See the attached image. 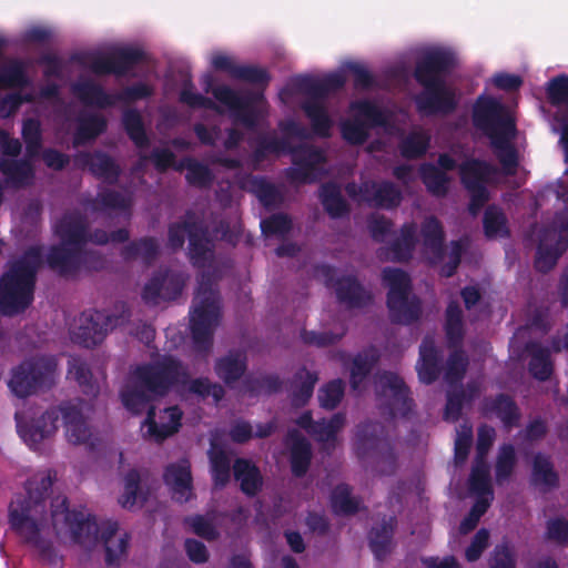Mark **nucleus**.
<instances>
[{
    "mask_svg": "<svg viewBox=\"0 0 568 568\" xmlns=\"http://www.w3.org/2000/svg\"><path fill=\"white\" fill-rule=\"evenodd\" d=\"M53 475L44 471L36 475L28 484V503L20 498L10 505L11 526L36 547L41 548L44 542L58 538L63 542L84 544L95 537L98 525L94 519L82 514L69 513L65 498L57 496L50 500V523L44 517L47 507L44 494L52 486Z\"/></svg>",
    "mask_w": 568,
    "mask_h": 568,
    "instance_id": "obj_1",
    "label": "nucleus"
},
{
    "mask_svg": "<svg viewBox=\"0 0 568 568\" xmlns=\"http://www.w3.org/2000/svg\"><path fill=\"white\" fill-rule=\"evenodd\" d=\"M355 78L356 85L366 87L371 82L368 71L359 63L348 62L341 71L327 75L322 82H315L308 78H297L288 87L281 91L280 98L284 103H293V97L302 101L303 109L311 121L312 129L320 136H328L334 125L324 104L326 93L336 89L346 80V73Z\"/></svg>",
    "mask_w": 568,
    "mask_h": 568,
    "instance_id": "obj_2",
    "label": "nucleus"
},
{
    "mask_svg": "<svg viewBox=\"0 0 568 568\" xmlns=\"http://www.w3.org/2000/svg\"><path fill=\"white\" fill-rule=\"evenodd\" d=\"M369 229L376 240H387V245L381 251V255L385 260L405 261L412 257L413 252L417 248L430 263H437L445 258L443 230L434 217L425 220L418 236L415 235L413 224L404 225L397 235L389 234V223L383 216H373Z\"/></svg>",
    "mask_w": 568,
    "mask_h": 568,
    "instance_id": "obj_3",
    "label": "nucleus"
},
{
    "mask_svg": "<svg viewBox=\"0 0 568 568\" xmlns=\"http://www.w3.org/2000/svg\"><path fill=\"white\" fill-rule=\"evenodd\" d=\"M453 60V53L444 48L434 47L424 52L415 72L417 81L424 87V92L416 99L420 112L445 113L455 108V90L443 78V70Z\"/></svg>",
    "mask_w": 568,
    "mask_h": 568,
    "instance_id": "obj_4",
    "label": "nucleus"
},
{
    "mask_svg": "<svg viewBox=\"0 0 568 568\" xmlns=\"http://www.w3.org/2000/svg\"><path fill=\"white\" fill-rule=\"evenodd\" d=\"M474 123L490 139L505 172L514 173L517 152L514 145L516 130L511 111L497 100L481 95L474 108Z\"/></svg>",
    "mask_w": 568,
    "mask_h": 568,
    "instance_id": "obj_5",
    "label": "nucleus"
},
{
    "mask_svg": "<svg viewBox=\"0 0 568 568\" xmlns=\"http://www.w3.org/2000/svg\"><path fill=\"white\" fill-rule=\"evenodd\" d=\"M180 374V366L172 358L138 368L121 393L123 405L132 413L142 412L150 402L162 396Z\"/></svg>",
    "mask_w": 568,
    "mask_h": 568,
    "instance_id": "obj_6",
    "label": "nucleus"
},
{
    "mask_svg": "<svg viewBox=\"0 0 568 568\" xmlns=\"http://www.w3.org/2000/svg\"><path fill=\"white\" fill-rule=\"evenodd\" d=\"M41 262L38 247L31 248L22 260L13 263L0 281V312L13 315L32 301L33 276Z\"/></svg>",
    "mask_w": 568,
    "mask_h": 568,
    "instance_id": "obj_7",
    "label": "nucleus"
},
{
    "mask_svg": "<svg viewBox=\"0 0 568 568\" xmlns=\"http://www.w3.org/2000/svg\"><path fill=\"white\" fill-rule=\"evenodd\" d=\"M495 438V430L484 426L478 430L477 460L473 467L469 479L470 495L476 497L469 515L459 526L460 534H467L473 530L479 518L484 515L493 500V490L489 478V469L483 460Z\"/></svg>",
    "mask_w": 568,
    "mask_h": 568,
    "instance_id": "obj_8",
    "label": "nucleus"
},
{
    "mask_svg": "<svg viewBox=\"0 0 568 568\" xmlns=\"http://www.w3.org/2000/svg\"><path fill=\"white\" fill-rule=\"evenodd\" d=\"M371 130L393 134L399 129L390 123L387 115L378 106L368 101L353 102L347 119L341 123L343 138L352 144H361L368 136Z\"/></svg>",
    "mask_w": 568,
    "mask_h": 568,
    "instance_id": "obj_9",
    "label": "nucleus"
},
{
    "mask_svg": "<svg viewBox=\"0 0 568 568\" xmlns=\"http://www.w3.org/2000/svg\"><path fill=\"white\" fill-rule=\"evenodd\" d=\"M283 135L285 141H265L262 145L260 152H270V153H280L285 151L293 152V161L296 165V170L298 171L301 179L303 181H311L318 176L320 166L324 162V155L322 152L311 149V148H302L300 150H293L292 143L294 141H302L306 132L298 124L291 122L286 124L283 129Z\"/></svg>",
    "mask_w": 568,
    "mask_h": 568,
    "instance_id": "obj_10",
    "label": "nucleus"
},
{
    "mask_svg": "<svg viewBox=\"0 0 568 568\" xmlns=\"http://www.w3.org/2000/svg\"><path fill=\"white\" fill-rule=\"evenodd\" d=\"M383 281L388 286L387 304L393 318L399 323L416 320L420 308L417 300L409 293V278L398 268H386Z\"/></svg>",
    "mask_w": 568,
    "mask_h": 568,
    "instance_id": "obj_11",
    "label": "nucleus"
},
{
    "mask_svg": "<svg viewBox=\"0 0 568 568\" xmlns=\"http://www.w3.org/2000/svg\"><path fill=\"white\" fill-rule=\"evenodd\" d=\"M219 300L211 285L201 283L191 312V329L194 342L205 347L219 320Z\"/></svg>",
    "mask_w": 568,
    "mask_h": 568,
    "instance_id": "obj_12",
    "label": "nucleus"
},
{
    "mask_svg": "<svg viewBox=\"0 0 568 568\" xmlns=\"http://www.w3.org/2000/svg\"><path fill=\"white\" fill-rule=\"evenodd\" d=\"M55 369L53 358L24 363L13 372L9 387L17 396L24 397L37 388L50 386L54 382Z\"/></svg>",
    "mask_w": 568,
    "mask_h": 568,
    "instance_id": "obj_13",
    "label": "nucleus"
},
{
    "mask_svg": "<svg viewBox=\"0 0 568 568\" xmlns=\"http://www.w3.org/2000/svg\"><path fill=\"white\" fill-rule=\"evenodd\" d=\"M212 93L220 103L221 112H229L246 126L253 125L266 110L265 101L260 95H239L224 85L213 88Z\"/></svg>",
    "mask_w": 568,
    "mask_h": 568,
    "instance_id": "obj_14",
    "label": "nucleus"
},
{
    "mask_svg": "<svg viewBox=\"0 0 568 568\" xmlns=\"http://www.w3.org/2000/svg\"><path fill=\"white\" fill-rule=\"evenodd\" d=\"M460 176L470 192L469 210L477 214L488 199L487 186L497 182L499 172L484 162L467 159L460 164Z\"/></svg>",
    "mask_w": 568,
    "mask_h": 568,
    "instance_id": "obj_15",
    "label": "nucleus"
},
{
    "mask_svg": "<svg viewBox=\"0 0 568 568\" xmlns=\"http://www.w3.org/2000/svg\"><path fill=\"white\" fill-rule=\"evenodd\" d=\"M55 231L61 237L62 248H53L48 256V262L51 266L65 272L72 254L87 243L85 226L82 220L69 216L57 226Z\"/></svg>",
    "mask_w": 568,
    "mask_h": 568,
    "instance_id": "obj_16",
    "label": "nucleus"
},
{
    "mask_svg": "<svg viewBox=\"0 0 568 568\" xmlns=\"http://www.w3.org/2000/svg\"><path fill=\"white\" fill-rule=\"evenodd\" d=\"M0 146L2 149L1 172L14 184L28 183L32 176L31 165L28 162L16 163L11 159L20 152V142L17 139H10L4 132L0 131Z\"/></svg>",
    "mask_w": 568,
    "mask_h": 568,
    "instance_id": "obj_17",
    "label": "nucleus"
},
{
    "mask_svg": "<svg viewBox=\"0 0 568 568\" xmlns=\"http://www.w3.org/2000/svg\"><path fill=\"white\" fill-rule=\"evenodd\" d=\"M140 51L125 47H116L108 52L95 53L90 58V68L94 73H116L125 72L128 65L136 61Z\"/></svg>",
    "mask_w": 568,
    "mask_h": 568,
    "instance_id": "obj_18",
    "label": "nucleus"
},
{
    "mask_svg": "<svg viewBox=\"0 0 568 568\" xmlns=\"http://www.w3.org/2000/svg\"><path fill=\"white\" fill-rule=\"evenodd\" d=\"M118 325V320L102 312L84 314L79 318L78 332L74 338L84 346L90 347L100 343L106 332Z\"/></svg>",
    "mask_w": 568,
    "mask_h": 568,
    "instance_id": "obj_19",
    "label": "nucleus"
},
{
    "mask_svg": "<svg viewBox=\"0 0 568 568\" xmlns=\"http://www.w3.org/2000/svg\"><path fill=\"white\" fill-rule=\"evenodd\" d=\"M182 413L178 407H169L156 412L152 408L143 424L145 435L161 442L178 432Z\"/></svg>",
    "mask_w": 568,
    "mask_h": 568,
    "instance_id": "obj_20",
    "label": "nucleus"
},
{
    "mask_svg": "<svg viewBox=\"0 0 568 568\" xmlns=\"http://www.w3.org/2000/svg\"><path fill=\"white\" fill-rule=\"evenodd\" d=\"M347 192L358 201H365L382 207L395 206L400 201L399 192L388 183L366 182L358 193H356L355 186L351 185L347 187Z\"/></svg>",
    "mask_w": 568,
    "mask_h": 568,
    "instance_id": "obj_21",
    "label": "nucleus"
},
{
    "mask_svg": "<svg viewBox=\"0 0 568 568\" xmlns=\"http://www.w3.org/2000/svg\"><path fill=\"white\" fill-rule=\"evenodd\" d=\"M297 424L306 429L322 445L323 449H331L337 443V434L342 430L345 419L342 415H335L328 422L312 423L311 416L304 414Z\"/></svg>",
    "mask_w": 568,
    "mask_h": 568,
    "instance_id": "obj_22",
    "label": "nucleus"
},
{
    "mask_svg": "<svg viewBox=\"0 0 568 568\" xmlns=\"http://www.w3.org/2000/svg\"><path fill=\"white\" fill-rule=\"evenodd\" d=\"M379 397L385 398L394 415L404 414L407 408V392L403 381L395 374H384L376 382Z\"/></svg>",
    "mask_w": 568,
    "mask_h": 568,
    "instance_id": "obj_23",
    "label": "nucleus"
},
{
    "mask_svg": "<svg viewBox=\"0 0 568 568\" xmlns=\"http://www.w3.org/2000/svg\"><path fill=\"white\" fill-rule=\"evenodd\" d=\"M183 283V278L175 274H165L154 277L145 285L143 298L152 304L171 300L181 292Z\"/></svg>",
    "mask_w": 568,
    "mask_h": 568,
    "instance_id": "obj_24",
    "label": "nucleus"
},
{
    "mask_svg": "<svg viewBox=\"0 0 568 568\" xmlns=\"http://www.w3.org/2000/svg\"><path fill=\"white\" fill-rule=\"evenodd\" d=\"M452 158L444 154L439 158L440 170L433 165H425L420 169L422 179L427 186L428 191L436 195H442L447 191L448 179L443 170H452L457 161L462 160V154L454 152Z\"/></svg>",
    "mask_w": 568,
    "mask_h": 568,
    "instance_id": "obj_25",
    "label": "nucleus"
},
{
    "mask_svg": "<svg viewBox=\"0 0 568 568\" xmlns=\"http://www.w3.org/2000/svg\"><path fill=\"white\" fill-rule=\"evenodd\" d=\"M165 484L179 501L187 500L192 495V477L187 460L170 465L164 474Z\"/></svg>",
    "mask_w": 568,
    "mask_h": 568,
    "instance_id": "obj_26",
    "label": "nucleus"
},
{
    "mask_svg": "<svg viewBox=\"0 0 568 568\" xmlns=\"http://www.w3.org/2000/svg\"><path fill=\"white\" fill-rule=\"evenodd\" d=\"M58 418L59 410L53 409L45 413L41 419L32 426L22 425L18 422L19 434L30 447L36 448L41 440L54 434Z\"/></svg>",
    "mask_w": 568,
    "mask_h": 568,
    "instance_id": "obj_27",
    "label": "nucleus"
},
{
    "mask_svg": "<svg viewBox=\"0 0 568 568\" xmlns=\"http://www.w3.org/2000/svg\"><path fill=\"white\" fill-rule=\"evenodd\" d=\"M65 437L70 444H87L91 433L84 420L83 408L78 406H69L61 409Z\"/></svg>",
    "mask_w": 568,
    "mask_h": 568,
    "instance_id": "obj_28",
    "label": "nucleus"
},
{
    "mask_svg": "<svg viewBox=\"0 0 568 568\" xmlns=\"http://www.w3.org/2000/svg\"><path fill=\"white\" fill-rule=\"evenodd\" d=\"M187 233L190 237V255L194 263H197L200 257L205 256L211 251L209 241H203L199 237L197 232L190 230L185 224L173 225L170 229L169 241L172 247H180L184 242V234Z\"/></svg>",
    "mask_w": 568,
    "mask_h": 568,
    "instance_id": "obj_29",
    "label": "nucleus"
},
{
    "mask_svg": "<svg viewBox=\"0 0 568 568\" xmlns=\"http://www.w3.org/2000/svg\"><path fill=\"white\" fill-rule=\"evenodd\" d=\"M287 445L291 450L293 473L295 475L304 474L311 459V447L308 442L301 437L296 432H292L288 435Z\"/></svg>",
    "mask_w": 568,
    "mask_h": 568,
    "instance_id": "obj_30",
    "label": "nucleus"
},
{
    "mask_svg": "<svg viewBox=\"0 0 568 568\" xmlns=\"http://www.w3.org/2000/svg\"><path fill=\"white\" fill-rule=\"evenodd\" d=\"M234 475L240 481L242 490L247 495L255 494L262 486L257 468L248 460L239 459L234 465Z\"/></svg>",
    "mask_w": 568,
    "mask_h": 568,
    "instance_id": "obj_31",
    "label": "nucleus"
},
{
    "mask_svg": "<svg viewBox=\"0 0 568 568\" xmlns=\"http://www.w3.org/2000/svg\"><path fill=\"white\" fill-rule=\"evenodd\" d=\"M419 379L429 384L437 376V353L432 339H425L420 346V359L417 364Z\"/></svg>",
    "mask_w": 568,
    "mask_h": 568,
    "instance_id": "obj_32",
    "label": "nucleus"
},
{
    "mask_svg": "<svg viewBox=\"0 0 568 568\" xmlns=\"http://www.w3.org/2000/svg\"><path fill=\"white\" fill-rule=\"evenodd\" d=\"M211 470L215 486H224L231 476L230 458L225 450L219 448L216 440H212L210 452Z\"/></svg>",
    "mask_w": 568,
    "mask_h": 568,
    "instance_id": "obj_33",
    "label": "nucleus"
},
{
    "mask_svg": "<svg viewBox=\"0 0 568 568\" xmlns=\"http://www.w3.org/2000/svg\"><path fill=\"white\" fill-rule=\"evenodd\" d=\"M74 93L87 105L105 106L115 103L113 97L104 94L92 81L77 84Z\"/></svg>",
    "mask_w": 568,
    "mask_h": 568,
    "instance_id": "obj_34",
    "label": "nucleus"
},
{
    "mask_svg": "<svg viewBox=\"0 0 568 568\" xmlns=\"http://www.w3.org/2000/svg\"><path fill=\"white\" fill-rule=\"evenodd\" d=\"M548 235L542 240L539 245L536 258V267L541 272H547L557 262L559 255L568 246V240H560L557 242L555 247L548 246Z\"/></svg>",
    "mask_w": 568,
    "mask_h": 568,
    "instance_id": "obj_35",
    "label": "nucleus"
},
{
    "mask_svg": "<svg viewBox=\"0 0 568 568\" xmlns=\"http://www.w3.org/2000/svg\"><path fill=\"white\" fill-rule=\"evenodd\" d=\"M245 371V361L242 354H230L216 364L217 375L226 383L237 379Z\"/></svg>",
    "mask_w": 568,
    "mask_h": 568,
    "instance_id": "obj_36",
    "label": "nucleus"
},
{
    "mask_svg": "<svg viewBox=\"0 0 568 568\" xmlns=\"http://www.w3.org/2000/svg\"><path fill=\"white\" fill-rule=\"evenodd\" d=\"M336 293L339 300L352 306H359L369 298L364 288L352 277L339 281L336 285Z\"/></svg>",
    "mask_w": 568,
    "mask_h": 568,
    "instance_id": "obj_37",
    "label": "nucleus"
},
{
    "mask_svg": "<svg viewBox=\"0 0 568 568\" xmlns=\"http://www.w3.org/2000/svg\"><path fill=\"white\" fill-rule=\"evenodd\" d=\"M429 135L422 129H414L400 143L402 154L406 158H417L428 148Z\"/></svg>",
    "mask_w": 568,
    "mask_h": 568,
    "instance_id": "obj_38",
    "label": "nucleus"
},
{
    "mask_svg": "<svg viewBox=\"0 0 568 568\" xmlns=\"http://www.w3.org/2000/svg\"><path fill=\"white\" fill-rule=\"evenodd\" d=\"M104 545L106 550V561L115 564L124 554L128 545V536L119 531L114 526H110L109 535H104Z\"/></svg>",
    "mask_w": 568,
    "mask_h": 568,
    "instance_id": "obj_39",
    "label": "nucleus"
},
{
    "mask_svg": "<svg viewBox=\"0 0 568 568\" xmlns=\"http://www.w3.org/2000/svg\"><path fill=\"white\" fill-rule=\"evenodd\" d=\"M531 361L529 369L538 379H546L551 374V363L549 361V351L532 344L529 348Z\"/></svg>",
    "mask_w": 568,
    "mask_h": 568,
    "instance_id": "obj_40",
    "label": "nucleus"
},
{
    "mask_svg": "<svg viewBox=\"0 0 568 568\" xmlns=\"http://www.w3.org/2000/svg\"><path fill=\"white\" fill-rule=\"evenodd\" d=\"M532 481L542 490L557 484V475L547 458L537 456L534 462Z\"/></svg>",
    "mask_w": 568,
    "mask_h": 568,
    "instance_id": "obj_41",
    "label": "nucleus"
},
{
    "mask_svg": "<svg viewBox=\"0 0 568 568\" xmlns=\"http://www.w3.org/2000/svg\"><path fill=\"white\" fill-rule=\"evenodd\" d=\"M242 186L255 193L264 205H273L278 199L277 190L264 179L250 176L243 182Z\"/></svg>",
    "mask_w": 568,
    "mask_h": 568,
    "instance_id": "obj_42",
    "label": "nucleus"
},
{
    "mask_svg": "<svg viewBox=\"0 0 568 568\" xmlns=\"http://www.w3.org/2000/svg\"><path fill=\"white\" fill-rule=\"evenodd\" d=\"M140 476L135 470H131L124 478V491L119 498L123 508L131 509L143 504V497L139 489Z\"/></svg>",
    "mask_w": 568,
    "mask_h": 568,
    "instance_id": "obj_43",
    "label": "nucleus"
},
{
    "mask_svg": "<svg viewBox=\"0 0 568 568\" xmlns=\"http://www.w3.org/2000/svg\"><path fill=\"white\" fill-rule=\"evenodd\" d=\"M332 506L338 514L349 515L358 509L359 503L351 496L346 485H338L332 495Z\"/></svg>",
    "mask_w": 568,
    "mask_h": 568,
    "instance_id": "obj_44",
    "label": "nucleus"
},
{
    "mask_svg": "<svg viewBox=\"0 0 568 568\" xmlns=\"http://www.w3.org/2000/svg\"><path fill=\"white\" fill-rule=\"evenodd\" d=\"M274 430V425L272 423H266L263 425H257L255 430L253 432L252 427L244 423H237L231 430V437L234 442L242 443L251 437H266L271 435Z\"/></svg>",
    "mask_w": 568,
    "mask_h": 568,
    "instance_id": "obj_45",
    "label": "nucleus"
},
{
    "mask_svg": "<svg viewBox=\"0 0 568 568\" xmlns=\"http://www.w3.org/2000/svg\"><path fill=\"white\" fill-rule=\"evenodd\" d=\"M104 128V121L97 114L83 115L79 120L75 142L82 143L98 135Z\"/></svg>",
    "mask_w": 568,
    "mask_h": 568,
    "instance_id": "obj_46",
    "label": "nucleus"
},
{
    "mask_svg": "<svg viewBox=\"0 0 568 568\" xmlns=\"http://www.w3.org/2000/svg\"><path fill=\"white\" fill-rule=\"evenodd\" d=\"M322 201L326 211L334 217L342 215L346 211L345 201L342 199L341 191L335 184L323 187Z\"/></svg>",
    "mask_w": 568,
    "mask_h": 568,
    "instance_id": "obj_47",
    "label": "nucleus"
},
{
    "mask_svg": "<svg viewBox=\"0 0 568 568\" xmlns=\"http://www.w3.org/2000/svg\"><path fill=\"white\" fill-rule=\"evenodd\" d=\"M484 227L488 237H499L507 234L506 219L504 214L495 207H490L486 211Z\"/></svg>",
    "mask_w": 568,
    "mask_h": 568,
    "instance_id": "obj_48",
    "label": "nucleus"
},
{
    "mask_svg": "<svg viewBox=\"0 0 568 568\" xmlns=\"http://www.w3.org/2000/svg\"><path fill=\"white\" fill-rule=\"evenodd\" d=\"M446 335L452 344L458 343L463 337L460 310L450 304L446 313Z\"/></svg>",
    "mask_w": 568,
    "mask_h": 568,
    "instance_id": "obj_49",
    "label": "nucleus"
},
{
    "mask_svg": "<svg viewBox=\"0 0 568 568\" xmlns=\"http://www.w3.org/2000/svg\"><path fill=\"white\" fill-rule=\"evenodd\" d=\"M90 169L94 174L103 176L105 180L111 181L118 174V168L114 162L104 154H94L89 162Z\"/></svg>",
    "mask_w": 568,
    "mask_h": 568,
    "instance_id": "obj_50",
    "label": "nucleus"
},
{
    "mask_svg": "<svg viewBox=\"0 0 568 568\" xmlns=\"http://www.w3.org/2000/svg\"><path fill=\"white\" fill-rule=\"evenodd\" d=\"M343 396V384L341 381L328 383L320 390V403L325 408L335 407Z\"/></svg>",
    "mask_w": 568,
    "mask_h": 568,
    "instance_id": "obj_51",
    "label": "nucleus"
},
{
    "mask_svg": "<svg viewBox=\"0 0 568 568\" xmlns=\"http://www.w3.org/2000/svg\"><path fill=\"white\" fill-rule=\"evenodd\" d=\"M489 532L486 529H480L471 539L469 546L465 550V558L467 561H476L481 556L483 551L488 547Z\"/></svg>",
    "mask_w": 568,
    "mask_h": 568,
    "instance_id": "obj_52",
    "label": "nucleus"
},
{
    "mask_svg": "<svg viewBox=\"0 0 568 568\" xmlns=\"http://www.w3.org/2000/svg\"><path fill=\"white\" fill-rule=\"evenodd\" d=\"M471 427L467 425L460 426L457 430L455 440V460L456 463H464L467 458L468 450L471 443Z\"/></svg>",
    "mask_w": 568,
    "mask_h": 568,
    "instance_id": "obj_53",
    "label": "nucleus"
},
{
    "mask_svg": "<svg viewBox=\"0 0 568 568\" xmlns=\"http://www.w3.org/2000/svg\"><path fill=\"white\" fill-rule=\"evenodd\" d=\"M265 235H285L291 229V221L285 215H274L261 222Z\"/></svg>",
    "mask_w": 568,
    "mask_h": 568,
    "instance_id": "obj_54",
    "label": "nucleus"
},
{
    "mask_svg": "<svg viewBox=\"0 0 568 568\" xmlns=\"http://www.w3.org/2000/svg\"><path fill=\"white\" fill-rule=\"evenodd\" d=\"M23 139L27 143V150L30 156H33L39 151L40 145V124L34 120H28L23 124L22 130Z\"/></svg>",
    "mask_w": 568,
    "mask_h": 568,
    "instance_id": "obj_55",
    "label": "nucleus"
},
{
    "mask_svg": "<svg viewBox=\"0 0 568 568\" xmlns=\"http://www.w3.org/2000/svg\"><path fill=\"white\" fill-rule=\"evenodd\" d=\"M491 410L503 420L506 426H511L518 418L517 408L514 403L507 397H499Z\"/></svg>",
    "mask_w": 568,
    "mask_h": 568,
    "instance_id": "obj_56",
    "label": "nucleus"
},
{
    "mask_svg": "<svg viewBox=\"0 0 568 568\" xmlns=\"http://www.w3.org/2000/svg\"><path fill=\"white\" fill-rule=\"evenodd\" d=\"M515 450L511 446H504L500 448L497 460V479H506L514 467Z\"/></svg>",
    "mask_w": 568,
    "mask_h": 568,
    "instance_id": "obj_57",
    "label": "nucleus"
},
{
    "mask_svg": "<svg viewBox=\"0 0 568 568\" xmlns=\"http://www.w3.org/2000/svg\"><path fill=\"white\" fill-rule=\"evenodd\" d=\"M375 361L373 355H358L354 358L351 369V379L354 388H357L359 383L366 376L372 363Z\"/></svg>",
    "mask_w": 568,
    "mask_h": 568,
    "instance_id": "obj_58",
    "label": "nucleus"
},
{
    "mask_svg": "<svg viewBox=\"0 0 568 568\" xmlns=\"http://www.w3.org/2000/svg\"><path fill=\"white\" fill-rule=\"evenodd\" d=\"M124 125L134 142L138 145H142L144 142V130L140 115L133 111L126 112L124 115Z\"/></svg>",
    "mask_w": 568,
    "mask_h": 568,
    "instance_id": "obj_59",
    "label": "nucleus"
},
{
    "mask_svg": "<svg viewBox=\"0 0 568 568\" xmlns=\"http://www.w3.org/2000/svg\"><path fill=\"white\" fill-rule=\"evenodd\" d=\"M392 529L393 527L390 525L389 527L384 528L382 534H379L377 530L372 532L371 547L377 558H382L387 552L390 545Z\"/></svg>",
    "mask_w": 568,
    "mask_h": 568,
    "instance_id": "obj_60",
    "label": "nucleus"
},
{
    "mask_svg": "<svg viewBox=\"0 0 568 568\" xmlns=\"http://www.w3.org/2000/svg\"><path fill=\"white\" fill-rule=\"evenodd\" d=\"M490 568H515L514 554L508 545L496 547Z\"/></svg>",
    "mask_w": 568,
    "mask_h": 568,
    "instance_id": "obj_61",
    "label": "nucleus"
},
{
    "mask_svg": "<svg viewBox=\"0 0 568 568\" xmlns=\"http://www.w3.org/2000/svg\"><path fill=\"white\" fill-rule=\"evenodd\" d=\"M189 525L195 534L206 539H213L216 536L215 526L212 519L204 518L202 516L192 517L189 520Z\"/></svg>",
    "mask_w": 568,
    "mask_h": 568,
    "instance_id": "obj_62",
    "label": "nucleus"
},
{
    "mask_svg": "<svg viewBox=\"0 0 568 568\" xmlns=\"http://www.w3.org/2000/svg\"><path fill=\"white\" fill-rule=\"evenodd\" d=\"M210 176H211V173L206 166H204L197 162H194V161H190L187 163L186 179L191 183L203 185L210 180Z\"/></svg>",
    "mask_w": 568,
    "mask_h": 568,
    "instance_id": "obj_63",
    "label": "nucleus"
},
{
    "mask_svg": "<svg viewBox=\"0 0 568 568\" xmlns=\"http://www.w3.org/2000/svg\"><path fill=\"white\" fill-rule=\"evenodd\" d=\"M548 537L558 541L568 539V521L558 518L550 520L547 527Z\"/></svg>",
    "mask_w": 568,
    "mask_h": 568,
    "instance_id": "obj_64",
    "label": "nucleus"
}]
</instances>
